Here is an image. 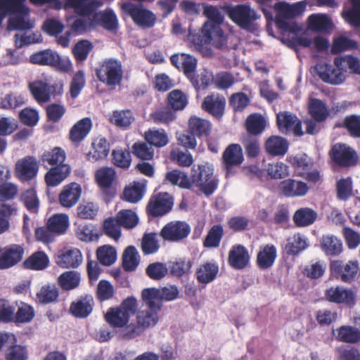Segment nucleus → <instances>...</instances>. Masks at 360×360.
Segmentation results:
<instances>
[{
  "label": "nucleus",
  "mask_w": 360,
  "mask_h": 360,
  "mask_svg": "<svg viewBox=\"0 0 360 360\" xmlns=\"http://www.w3.org/2000/svg\"><path fill=\"white\" fill-rule=\"evenodd\" d=\"M321 248L327 256L339 255L343 250L342 240L332 234L323 235L320 241Z\"/></svg>",
  "instance_id": "27"
},
{
  "label": "nucleus",
  "mask_w": 360,
  "mask_h": 360,
  "mask_svg": "<svg viewBox=\"0 0 360 360\" xmlns=\"http://www.w3.org/2000/svg\"><path fill=\"white\" fill-rule=\"evenodd\" d=\"M316 218V212L309 207H302L295 212L293 221L297 226L304 227L312 224Z\"/></svg>",
  "instance_id": "36"
},
{
  "label": "nucleus",
  "mask_w": 360,
  "mask_h": 360,
  "mask_svg": "<svg viewBox=\"0 0 360 360\" xmlns=\"http://www.w3.org/2000/svg\"><path fill=\"white\" fill-rule=\"evenodd\" d=\"M250 260V255L246 248L237 245L233 246L229 254V264L236 269H242L248 266Z\"/></svg>",
  "instance_id": "25"
},
{
  "label": "nucleus",
  "mask_w": 360,
  "mask_h": 360,
  "mask_svg": "<svg viewBox=\"0 0 360 360\" xmlns=\"http://www.w3.org/2000/svg\"><path fill=\"white\" fill-rule=\"evenodd\" d=\"M309 110L312 117L317 122L323 121L328 112L324 103L319 99L312 98L309 103Z\"/></svg>",
  "instance_id": "47"
},
{
  "label": "nucleus",
  "mask_w": 360,
  "mask_h": 360,
  "mask_svg": "<svg viewBox=\"0 0 360 360\" xmlns=\"http://www.w3.org/2000/svg\"><path fill=\"white\" fill-rule=\"evenodd\" d=\"M352 7L342 13L343 18L354 27H360V0H349Z\"/></svg>",
  "instance_id": "43"
},
{
  "label": "nucleus",
  "mask_w": 360,
  "mask_h": 360,
  "mask_svg": "<svg viewBox=\"0 0 360 360\" xmlns=\"http://www.w3.org/2000/svg\"><path fill=\"white\" fill-rule=\"evenodd\" d=\"M47 226L56 233H63L69 226V218L65 214H56L49 218Z\"/></svg>",
  "instance_id": "41"
},
{
  "label": "nucleus",
  "mask_w": 360,
  "mask_h": 360,
  "mask_svg": "<svg viewBox=\"0 0 360 360\" xmlns=\"http://www.w3.org/2000/svg\"><path fill=\"white\" fill-rule=\"evenodd\" d=\"M276 122L282 133L292 131L296 136H302L304 134L302 131L301 122L295 115L289 112L278 113Z\"/></svg>",
  "instance_id": "17"
},
{
  "label": "nucleus",
  "mask_w": 360,
  "mask_h": 360,
  "mask_svg": "<svg viewBox=\"0 0 360 360\" xmlns=\"http://www.w3.org/2000/svg\"><path fill=\"white\" fill-rule=\"evenodd\" d=\"M92 157L94 160L105 158L109 153V144L107 140L103 137H98L92 143Z\"/></svg>",
  "instance_id": "61"
},
{
  "label": "nucleus",
  "mask_w": 360,
  "mask_h": 360,
  "mask_svg": "<svg viewBox=\"0 0 360 360\" xmlns=\"http://www.w3.org/2000/svg\"><path fill=\"white\" fill-rule=\"evenodd\" d=\"M279 190L285 196L297 197L304 195L307 193L309 187L304 182L288 179L280 183Z\"/></svg>",
  "instance_id": "22"
},
{
  "label": "nucleus",
  "mask_w": 360,
  "mask_h": 360,
  "mask_svg": "<svg viewBox=\"0 0 360 360\" xmlns=\"http://www.w3.org/2000/svg\"><path fill=\"white\" fill-rule=\"evenodd\" d=\"M98 211V205L93 202L84 201L77 207V217L82 219H94Z\"/></svg>",
  "instance_id": "48"
},
{
  "label": "nucleus",
  "mask_w": 360,
  "mask_h": 360,
  "mask_svg": "<svg viewBox=\"0 0 360 360\" xmlns=\"http://www.w3.org/2000/svg\"><path fill=\"white\" fill-rule=\"evenodd\" d=\"M326 298L330 302L354 305L355 295L349 289L342 286H333L327 289L325 292Z\"/></svg>",
  "instance_id": "18"
},
{
  "label": "nucleus",
  "mask_w": 360,
  "mask_h": 360,
  "mask_svg": "<svg viewBox=\"0 0 360 360\" xmlns=\"http://www.w3.org/2000/svg\"><path fill=\"white\" fill-rule=\"evenodd\" d=\"M95 27L101 26L109 31H114L118 27L117 16L112 10L106 9L103 11L92 13Z\"/></svg>",
  "instance_id": "26"
},
{
  "label": "nucleus",
  "mask_w": 360,
  "mask_h": 360,
  "mask_svg": "<svg viewBox=\"0 0 360 360\" xmlns=\"http://www.w3.org/2000/svg\"><path fill=\"white\" fill-rule=\"evenodd\" d=\"M24 249L19 245H12L0 249V269L12 267L22 260Z\"/></svg>",
  "instance_id": "15"
},
{
  "label": "nucleus",
  "mask_w": 360,
  "mask_h": 360,
  "mask_svg": "<svg viewBox=\"0 0 360 360\" xmlns=\"http://www.w3.org/2000/svg\"><path fill=\"white\" fill-rule=\"evenodd\" d=\"M288 148L287 141L278 136H272L265 142V149L268 153L274 156L285 155Z\"/></svg>",
  "instance_id": "34"
},
{
  "label": "nucleus",
  "mask_w": 360,
  "mask_h": 360,
  "mask_svg": "<svg viewBox=\"0 0 360 360\" xmlns=\"http://www.w3.org/2000/svg\"><path fill=\"white\" fill-rule=\"evenodd\" d=\"M191 233L190 226L183 221H173L167 223L162 229L160 236L165 240L179 242Z\"/></svg>",
  "instance_id": "13"
},
{
  "label": "nucleus",
  "mask_w": 360,
  "mask_h": 360,
  "mask_svg": "<svg viewBox=\"0 0 360 360\" xmlns=\"http://www.w3.org/2000/svg\"><path fill=\"white\" fill-rule=\"evenodd\" d=\"M191 131L199 136H207L210 130V122L198 117H191L188 122Z\"/></svg>",
  "instance_id": "54"
},
{
  "label": "nucleus",
  "mask_w": 360,
  "mask_h": 360,
  "mask_svg": "<svg viewBox=\"0 0 360 360\" xmlns=\"http://www.w3.org/2000/svg\"><path fill=\"white\" fill-rule=\"evenodd\" d=\"M145 141L150 146L163 148L169 142V138L163 129L150 128L144 134Z\"/></svg>",
  "instance_id": "30"
},
{
  "label": "nucleus",
  "mask_w": 360,
  "mask_h": 360,
  "mask_svg": "<svg viewBox=\"0 0 360 360\" xmlns=\"http://www.w3.org/2000/svg\"><path fill=\"white\" fill-rule=\"evenodd\" d=\"M92 127L91 120L83 118L75 123L70 131V139L74 143L81 142L89 133Z\"/></svg>",
  "instance_id": "33"
},
{
  "label": "nucleus",
  "mask_w": 360,
  "mask_h": 360,
  "mask_svg": "<svg viewBox=\"0 0 360 360\" xmlns=\"http://www.w3.org/2000/svg\"><path fill=\"white\" fill-rule=\"evenodd\" d=\"M30 61L34 64L48 65L61 72H69L72 65L68 58H61L56 51L50 49L32 54Z\"/></svg>",
  "instance_id": "8"
},
{
  "label": "nucleus",
  "mask_w": 360,
  "mask_h": 360,
  "mask_svg": "<svg viewBox=\"0 0 360 360\" xmlns=\"http://www.w3.org/2000/svg\"><path fill=\"white\" fill-rule=\"evenodd\" d=\"M334 66L319 63L316 65V72L320 79L324 82L338 85L345 80V72L342 66L336 63V58L334 59Z\"/></svg>",
  "instance_id": "12"
},
{
  "label": "nucleus",
  "mask_w": 360,
  "mask_h": 360,
  "mask_svg": "<svg viewBox=\"0 0 360 360\" xmlns=\"http://www.w3.org/2000/svg\"><path fill=\"white\" fill-rule=\"evenodd\" d=\"M133 154L139 159L150 160L153 158L154 150L147 142H137L132 146Z\"/></svg>",
  "instance_id": "56"
},
{
  "label": "nucleus",
  "mask_w": 360,
  "mask_h": 360,
  "mask_svg": "<svg viewBox=\"0 0 360 360\" xmlns=\"http://www.w3.org/2000/svg\"><path fill=\"white\" fill-rule=\"evenodd\" d=\"M307 5V1H300L293 4L280 1L275 4L274 8L276 11V20L279 27L283 30L292 34H296L301 31L302 26L300 24L295 22H288V20L302 16Z\"/></svg>",
  "instance_id": "2"
},
{
  "label": "nucleus",
  "mask_w": 360,
  "mask_h": 360,
  "mask_svg": "<svg viewBox=\"0 0 360 360\" xmlns=\"http://www.w3.org/2000/svg\"><path fill=\"white\" fill-rule=\"evenodd\" d=\"M331 271L338 274L344 282H351L359 274V267L357 261H349L345 265L340 261L333 262L330 264Z\"/></svg>",
  "instance_id": "21"
},
{
  "label": "nucleus",
  "mask_w": 360,
  "mask_h": 360,
  "mask_svg": "<svg viewBox=\"0 0 360 360\" xmlns=\"http://www.w3.org/2000/svg\"><path fill=\"white\" fill-rule=\"evenodd\" d=\"M219 269L214 263L207 262L199 266L196 271L197 279L200 283H209L217 276Z\"/></svg>",
  "instance_id": "40"
},
{
  "label": "nucleus",
  "mask_w": 360,
  "mask_h": 360,
  "mask_svg": "<svg viewBox=\"0 0 360 360\" xmlns=\"http://www.w3.org/2000/svg\"><path fill=\"white\" fill-rule=\"evenodd\" d=\"M93 304V298L86 296L73 302L70 305V310L75 317L85 318L91 313Z\"/></svg>",
  "instance_id": "32"
},
{
  "label": "nucleus",
  "mask_w": 360,
  "mask_h": 360,
  "mask_svg": "<svg viewBox=\"0 0 360 360\" xmlns=\"http://www.w3.org/2000/svg\"><path fill=\"white\" fill-rule=\"evenodd\" d=\"M58 297V291L54 285H45L37 293V301L41 304L55 302Z\"/></svg>",
  "instance_id": "44"
},
{
  "label": "nucleus",
  "mask_w": 360,
  "mask_h": 360,
  "mask_svg": "<svg viewBox=\"0 0 360 360\" xmlns=\"http://www.w3.org/2000/svg\"><path fill=\"white\" fill-rule=\"evenodd\" d=\"M266 127V121L263 117L259 115H252L246 120L248 131L252 134L261 133Z\"/></svg>",
  "instance_id": "62"
},
{
  "label": "nucleus",
  "mask_w": 360,
  "mask_h": 360,
  "mask_svg": "<svg viewBox=\"0 0 360 360\" xmlns=\"http://www.w3.org/2000/svg\"><path fill=\"white\" fill-rule=\"evenodd\" d=\"M122 73L121 62L113 58L105 59L96 69L97 77L108 86L119 84L122 78Z\"/></svg>",
  "instance_id": "7"
},
{
  "label": "nucleus",
  "mask_w": 360,
  "mask_h": 360,
  "mask_svg": "<svg viewBox=\"0 0 360 360\" xmlns=\"http://www.w3.org/2000/svg\"><path fill=\"white\" fill-rule=\"evenodd\" d=\"M69 4L81 16L77 18L72 25V30L82 33L95 28V22L92 13L100 7L103 3L98 0H68Z\"/></svg>",
  "instance_id": "4"
},
{
  "label": "nucleus",
  "mask_w": 360,
  "mask_h": 360,
  "mask_svg": "<svg viewBox=\"0 0 360 360\" xmlns=\"http://www.w3.org/2000/svg\"><path fill=\"white\" fill-rule=\"evenodd\" d=\"M214 169L209 164L193 167L191 174V186L198 188L205 195L212 194L217 186V181L213 176Z\"/></svg>",
  "instance_id": "6"
},
{
  "label": "nucleus",
  "mask_w": 360,
  "mask_h": 360,
  "mask_svg": "<svg viewBox=\"0 0 360 360\" xmlns=\"http://www.w3.org/2000/svg\"><path fill=\"white\" fill-rule=\"evenodd\" d=\"M141 296L146 308L160 311L162 307V300L159 289L146 288L142 291Z\"/></svg>",
  "instance_id": "37"
},
{
  "label": "nucleus",
  "mask_w": 360,
  "mask_h": 360,
  "mask_svg": "<svg viewBox=\"0 0 360 360\" xmlns=\"http://www.w3.org/2000/svg\"><path fill=\"white\" fill-rule=\"evenodd\" d=\"M29 89L39 103L49 101L52 96L60 95L63 91V84L58 82L49 85L41 80H36L29 84Z\"/></svg>",
  "instance_id": "10"
},
{
  "label": "nucleus",
  "mask_w": 360,
  "mask_h": 360,
  "mask_svg": "<svg viewBox=\"0 0 360 360\" xmlns=\"http://www.w3.org/2000/svg\"><path fill=\"white\" fill-rule=\"evenodd\" d=\"M49 264V259L46 253L38 251L33 253L27 258L24 262L25 268L35 271H41L45 269Z\"/></svg>",
  "instance_id": "35"
},
{
  "label": "nucleus",
  "mask_w": 360,
  "mask_h": 360,
  "mask_svg": "<svg viewBox=\"0 0 360 360\" xmlns=\"http://www.w3.org/2000/svg\"><path fill=\"white\" fill-rule=\"evenodd\" d=\"M158 234L150 233L145 234L141 241V248L146 255L157 252L160 248Z\"/></svg>",
  "instance_id": "59"
},
{
  "label": "nucleus",
  "mask_w": 360,
  "mask_h": 360,
  "mask_svg": "<svg viewBox=\"0 0 360 360\" xmlns=\"http://www.w3.org/2000/svg\"><path fill=\"white\" fill-rule=\"evenodd\" d=\"M276 257V249L273 245H266L257 254V262L261 269L271 266Z\"/></svg>",
  "instance_id": "38"
},
{
  "label": "nucleus",
  "mask_w": 360,
  "mask_h": 360,
  "mask_svg": "<svg viewBox=\"0 0 360 360\" xmlns=\"http://www.w3.org/2000/svg\"><path fill=\"white\" fill-rule=\"evenodd\" d=\"M81 194L82 188L78 184H67L63 187L58 195V202L65 208L72 207L79 201Z\"/></svg>",
  "instance_id": "20"
},
{
  "label": "nucleus",
  "mask_w": 360,
  "mask_h": 360,
  "mask_svg": "<svg viewBox=\"0 0 360 360\" xmlns=\"http://www.w3.org/2000/svg\"><path fill=\"white\" fill-rule=\"evenodd\" d=\"M82 262V255L77 248L61 252L56 258V263L63 268H75Z\"/></svg>",
  "instance_id": "23"
},
{
  "label": "nucleus",
  "mask_w": 360,
  "mask_h": 360,
  "mask_svg": "<svg viewBox=\"0 0 360 360\" xmlns=\"http://www.w3.org/2000/svg\"><path fill=\"white\" fill-rule=\"evenodd\" d=\"M58 281L63 289L69 290L79 285L80 275L75 271H66L58 277Z\"/></svg>",
  "instance_id": "46"
},
{
  "label": "nucleus",
  "mask_w": 360,
  "mask_h": 360,
  "mask_svg": "<svg viewBox=\"0 0 360 360\" xmlns=\"http://www.w3.org/2000/svg\"><path fill=\"white\" fill-rule=\"evenodd\" d=\"M226 99L219 94H211L205 98L202 108L205 111L216 117H220L224 114Z\"/></svg>",
  "instance_id": "24"
},
{
  "label": "nucleus",
  "mask_w": 360,
  "mask_h": 360,
  "mask_svg": "<svg viewBox=\"0 0 360 360\" xmlns=\"http://www.w3.org/2000/svg\"><path fill=\"white\" fill-rule=\"evenodd\" d=\"M229 18L243 29H248L259 15L248 4L224 7Z\"/></svg>",
  "instance_id": "9"
},
{
  "label": "nucleus",
  "mask_w": 360,
  "mask_h": 360,
  "mask_svg": "<svg viewBox=\"0 0 360 360\" xmlns=\"http://www.w3.org/2000/svg\"><path fill=\"white\" fill-rule=\"evenodd\" d=\"M158 311L148 308L139 311L136 315V322L131 323L123 330H120L118 338L122 340H131L141 336L146 329L157 324Z\"/></svg>",
  "instance_id": "3"
},
{
  "label": "nucleus",
  "mask_w": 360,
  "mask_h": 360,
  "mask_svg": "<svg viewBox=\"0 0 360 360\" xmlns=\"http://www.w3.org/2000/svg\"><path fill=\"white\" fill-rule=\"evenodd\" d=\"M287 248L288 251L293 255L298 254L307 247V239L300 233L295 234L288 240Z\"/></svg>",
  "instance_id": "64"
},
{
  "label": "nucleus",
  "mask_w": 360,
  "mask_h": 360,
  "mask_svg": "<svg viewBox=\"0 0 360 360\" xmlns=\"http://www.w3.org/2000/svg\"><path fill=\"white\" fill-rule=\"evenodd\" d=\"M98 184L102 188L110 187L115 178V171L112 167H102L95 174Z\"/></svg>",
  "instance_id": "50"
},
{
  "label": "nucleus",
  "mask_w": 360,
  "mask_h": 360,
  "mask_svg": "<svg viewBox=\"0 0 360 360\" xmlns=\"http://www.w3.org/2000/svg\"><path fill=\"white\" fill-rule=\"evenodd\" d=\"M189 79L195 89H205L213 82V75L211 72L204 70L196 76H191Z\"/></svg>",
  "instance_id": "60"
},
{
  "label": "nucleus",
  "mask_w": 360,
  "mask_h": 360,
  "mask_svg": "<svg viewBox=\"0 0 360 360\" xmlns=\"http://www.w3.org/2000/svg\"><path fill=\"white\" fill-rule=\"evenodd\" d=\"M188 40L192 44L193 49L204 57H210L213 55V51L208 45L219 49H224L228 46V35L221 25L212 21H206L203 24L201 34L190 33Z\"/></svg>",
  "instance_id": "1"
},
{
  "label": "nucleus",
  "mask_w": 360,
  "mask_h": 360,
  "mask_svg": "<svg viewBox=\"0 0 360 360\" xmlns=\"http://www.w3.org/2000/svg\"><path fill=\"white\" fill-rule=\"evenodd\" d=\"M243 160L242 148L239 144L229 145L223 153V160L228 172L231 167L240 165Z\"/></svg>",
  "instance_id": "29"
},
{
  "label": "nucleus",
  "mask_w": 360,
  "mask_h": 360,
  "mask_svg": "<svg viewBox=\"0 0 360 360\" xmlns=\"http://www.w3.org/2000/svg\"><path fill=\"white\" fill-rule=\"evenodd\" d=\"M333 335L340 342L356 343L360 340L359 330L350 326H342L333 330Z\"/></svg>",
  "instance_id": "31"
},
{
  "label": "nucleus",
  "mask_w": 360,
  "mask_h": 360,
  "mask_svg": "<svg viewBox=\"0 0 360 360\" xmlns=\"http://www.w3.org/2000/svg\"><path fill=\"white\" fill-rule=\"evenodd\" d=\"M145 193V185L140 182H133L126 186L123 191V199L131 203L140 201Z\"/></svg>",
  "instance_id": "39"
},
{
  "label": "nucleus",
  "mask_w": 360,
  "mask_h": 360,
  "mask_svg": "<svg viewBox=\"0 0 360 360\" xmlns=\"http://www.w3.org/2000/svg\"><path fill=\"white\" fill-rule=\"evenodd\" d=\"M168 101L173 109L183 110L188 103V98L181 91L176 89L169 94Z\"/></svg>",
  "instance_id": "63"
},
{
  "label": "nucleus",
  "mask_w": 360,
  "mask_h": 360,
  "mask_svg": "<svg viewBox=\"0 0 360 360\" xmlns=\"http://www.w3.org/2000/svg\"><path fill=\"white\" fill-rule=\"evenodd\" d=\"M41 159L43 162H47L49 165H62L65 159V153L62 148L56 147L46 151Z\"/></svg>",
  "instance_id": "49"
},
{
  "label": "nucleus",
  "mask_w": 360,
  "mask_h": 360,
  "mask_svg": "<svg viewBox=\"0 0 360 360\" xmlns=\"http://www.w3.org/2000/svg\"><path fill=\"white\" fill-rule=\"evenodd\" d=\"M134 118L130 110H115L110 118V122L119 127L127 128Z\"/></svg>",
  "instance_id": "51"
},
{
  "label": "nucleus",
  "mask_w": 360,
  "mask_h": 360,
  "mask_svg": "<svg viewBox=\"0 0 360 360\" xmlns=\"http://www.w3.org/2000/svg\"><path fill=\"white\" fill-rule=\"evenodd\" d=\"M172 198L168 193H159L150 199L147 210L153 216H162L172 209Z\"/></svg>",
  "instance_id": "16"
},
{
  "label": "nucleus",
  "mask_w": 360,
  "mask_h": 360,
  "mask_svg": "<svg viewBox=\"0 0 360 360\" xmlns=\"http://www.w3.org/2000/svg\"><path fill=\"white\" fill-rule=\"evenodd\" d=\"M21 200L26 208L32 213H37L39 208V200L33 188L25 191L21 195Z\"/></svg>",
  "instance_id": "55"
},
{
  "label": "nucleus",
  "mask_w": 360,
  "mask_h": 360,
  "mask_svg": "<svg viewBox=\"0 0 360 360\" xmlns=\"http://www.w3.org/2000/svg\"><path fill=\"white\" fill-rule=\"evenodd\" d=\"M166 179L172 184L178 185L184 188L191 187V180L188 176L184 172L177 169L167 173Z\"/></svg>",
  "instance_id": "57"
},
{
  "label": "nucleus",
  "mask_w": 360,
  "mask_h": 360,
  "mask_svg": "<svg viewBox=\"0 0 360 360\" xmlns=\"http://www.w3.org/2000/svg\"><path fill=\"white\" fill-rule=\"evenodd\" d=\"M307 22L308 29L316 32L326 31L331 27L330 20L324 14H312Z\"/></svg>",
  "instance_id": "42"
},
{
  "label": "nucleus",
  "mask_w": 360,
  "mask_h": 360,
  "mask_svg": "<svg viewBox=\"0 0 360 360\" xmlns=\"http://www.w3.org/2000/svg\"><path fill=\"white\" fill-rule=\"evenodd\" d=\"M71 168L68 165H58L51 168L44 176L48 186H57L70 174Z\"/></svg>",
  "instance_id": "28"
},
{
  "label": "nucleus",
  "mask_w": 360,
  "mask_h": 360,
  "mask_svg": "<svg viewBox=\"0 0 360 360\" xmlns=\"http://www.w3.org/2000/svg\"><path fill=\"white\" fill-rule=\"evenodd\" d=\"M136 309V300L128 297L119 306L109 308L105 314V319L111 326L123 330L130 324V318L135 314Z\"/></svg>",
  "instance_id": "5"
},
{
  "label": "nucleus",
  "mask_w": 360,
  "mask_h": 360,
  "mask_svg": "<svg viewBox=\"0 0 360 360\" xmlns=\"http://www.w3.org/2000/svg\"><path fill=\"white\" fill-rule=\"evenodd\" d=\"M123 268L127 271H134L139 265L140 257L137 250L129 246L124 252L122 257Z\"/></svg>",
  "instance_id": "45"
},
{
  "label": "nucleus",
  "mask_w": 360,
  "mask_h": 360,
  "mask_svg": "<svg viewBox=\"0 0 360 360\" xmlns=\"http://www.w3.org/2000/svg\"><path fill=\"white\" fill-rule=\"evenodd\" d=\"M38 170V162L32 156H27L18 160L15 165L16 175L22 181L33 179L37 175Z\"/></svg>",
  "instance_id": "19"
},
{
  "label": "nucleus",
  "mask_w": 360,
  "mask_h": 360,
  "mask_svg": "<svg viewBox=\"0 0 360 360\" xmlns=\"http://www.w3.org/2000/svg\"><path fill=\"white\" fill-rule=\"evenodd\" d=\"M333 160L342 167H351L356 164L358 157L350 147L345 144H335L332 149Z\"/></svg>",
  "instance_id": "14"
},
{
  "label": "nucleus",
  "mask_w": 360,
  "mask_h": 360,
  "mask_svg": "<svg viewBox=\"0 0 360 360\" xmlns=\"http://www.w3.org/2000/svg\"><path fill=\"white\" fill-rule=\"evenodd\" d=\"M122 9L130 15L133 21L139 26L143 28H149L154 25L156 17L141 4H134L130 2L124 3Z\"/></svg>",
  "instance_id": "11"
},
{
  "label": "nucleus",
  "mask_w": 360,
  "mask_h": 360,
  "mask_svg": "<svg viewBox=\"0 0 360 360\" xmlns=\"http://www.w3.org/2000/svg\"><path fill=\"white\" fill-rule=\"evenodd\" d=\"M266 170L268 175L274 179H283L289 175L288 166L281 162L269 163Z\"/></svg>",
  "instance_id": "53"
},
{
  "label": "nucleus",
  "mask_w": 360,
  "mask_h": 360,
  "mask_svg": "<svg viewBox=\"0 0 360 360\" xmlns=\"http://www.w3.org/2000/svg\"><path fill=\"white\" fill-rule=\"evenodd\" d=\"M97 258L98 261L105 266H110L117 259V252L114 248L110 245H103L97 250Z\"/></svg>",
  "instance_id": "52"
},
{
  "label": "nucleus",
  "mask_w": 360,
  "mask_h": 360,
  "mask_svg": "<svg viewBox=\"0 0 360 360\" xmlns=\"http://www.w3.org/2000/svg\"><path fill=\"white\" fill-rule=\"evenodd\" d=\"M115 219L121 226L131 229L134 227L138 223V217L135 212L130 210H123L120 211Z\"/></svg>",
  "instance_id": "58"
}]
</instances>
